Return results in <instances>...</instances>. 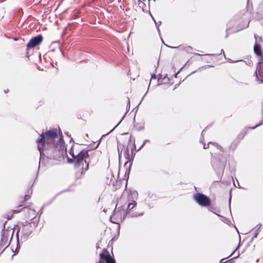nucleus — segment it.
Returning <instances> with one entry per match:
<instances>
[{
	"label": "nucleus",
	"mask_w": 263,
	"mask_h": 263,
	"mask_svg": "<svg viewBox=\"0 0 263 263\" xmlns=\"http://www.w3.org/2000/svg\"><path fill=\"white\" fill-rule=\"evenodd\" d=\"M55 138H58L56 129L50 130L42 133L36 140L37 148L40 154V161L46 157L49 159L59 160L63 156L65 146L62 139L59 138L54 144Z\"/></svg>",
	"instance_id": "f257e3e1"
},
{
	"label": "nucleus",
	"mask_w": 263,
	"mask_h": 263,
	"mask_svg": "<svg viewBox=\"0 0 263 263\" xmlns=\"http://www.w3.org/2000/svg\"><path fill=\"white\" fill-rule=\"evenodd\" d=\"M123 146L121 145H118V151L119 153V157L120 156L123 152V156L127 160L124 165L126 166L128 164L129 168L132 166V161L135 157V153H134V148H136L135 139H133L130 135L128 140V142L126 147L123 149Z\"/></svg>",
	"instance_id": "f03ea898"
},
{
	"label": "nucleus",
	"mask_w": 263,
	"mask_h": 263,
	"mask_svg": "<svg viewBox=\"0 0 263 263\" xmlns=\"http://www.w3.org/2000/svg\"><path fill=\"white\" fill-rule=\"evenodd\" d=\"M70 154L73 158V160L68 159L69 162L73 161L77 167L82 170V173L86 171L88 168V163L86 161V159L88 157V151L85 149L81 151L80 152L74 153L71 148L70 151Z\"/></svg>",
	"instance_id": "7ed1b4c3"
},
{
	"label": "nucleus",
	"mask_w": 263,
	"mask_h": 263,
	"mask_svg": "<svg viewBox=\"0 0 263 263\" xmlns=\"http://www.w3.org/2000/svg\"><path fill=\"white\" fill-rule=\"evenodd\" d=\"M193 198L199 205L203 207L208 206L211 203L210 198L202 193L195 194Z\"/></svg>",
	"instance_id": "20e7f679"
},
{
	"label": "nucleus",
	"mask_w": 263,
	"mask_h": 263,
	"mask_svg": "<svg viewBox=\"0 0 263 263\" xmlns=\"http://www.w3.org/2000/svg\"><path fill=\"white\" fill-rule=\"evenodd\" d=\"M13 234V231L11 229H3L2 230V237L0 240L1 246L5 241L4 246H9Z\"/></svg>",
	"instance_id": "39448f33"
},
{
	"label": "nucleus",
	"mask_w": 263,
	"mask_h": 263,
	"mask_svg": "<svg viewBox=\"0 0 263 263\" xmlns=\"http://www.w3.org/2000/svg\"><path fill=\"white\" fill-rule=\"evenodd\" d=\"M22 229L21 230V234L22 235L21 237H24V239H26L28 236L30 235L32 232V229L31 223L26 222H22L21 223ZM20 229L17 232L16 235L18 236V234Z\"/></svg>",
	"instance_id": "423d86ee"
},
{
	"label": "nucleus",
	"mask_w": 263,
	"mask_h": 263,
	"mask_svg": "<svg viewBox=\"0 0 263 263\" xmlns=\"http://www.w3.org/2000/svg\"><path fill=\"white\" fill-rule=\"evenodd\" d=\"M100 260L96 263H116L114 258L112 257L108 251L104 249L102 252L100 254Z\"/></svg>",
	"instance_id": "0eeeda50"
},
{
	"label": "nucleus",
	"mask_w": 263,
	"mask_h": 263,
	"mask_svg": "<svg viewBox=\"0 0 263 263\" xmlns=\"http://www.w3.org/2000/svg\"><path fill=\"white\" fill-rule=\"evenodd\" d=\"M138 194L136 191H130V193L128 195V198L129 201H131L128 204L127 210L130 211L135 207L137 204L136 200L138 199Z\"/></svg>",
	"instance_id": "6e6552de"
},
{
	"label": "nucleus",
	"mask_w": 263,
	"mask_h": 263,
	"mask_svg": "<svg viewBox=\"0 0 263 263\" xmlns=\"http://www.w3.org/2000/svg\"><path fill=\"white\" fill-rule=\"evenodd\" d=\"M43 41V37L41 35L32 37L30 40L27 44V48H33L39 45Z\"/></svg>",
	"instance_id": "1a4fd4ad"
},
{
	"label": "nucleus",
	"mask_w": 263,
	"mask_h": 263,
	"mask_svg": "<svg viewBox=\"0 0 263 263\" xmlns=\"http://www.w3.org/2000/svg\"><path fill=\"white\" fill-rule=\"evenodd\" d=\"M255 74L258 81L260 83H263V62L258 63Z\"/></svg>",
	"instance_id": "9d476101"
},
{
	"label": "nucleus",
	"mask_w": 263,
	"mask_h": 263,
	"mask_svg": "<svg viewBox=\"0 0 263 263\" xmlns=\"http://www.w3.org/2000/svg\"><path fill=\"white\" fill-rule=\"evenodd\" d=\"M122 214L125 215L126 213H125V212L124 211V210L122 209L121 206H120V207H119L118 208H116L115 209L114 211V213H113L112 216L110 217V221H111L113 223H116V222L112 221L111 220L112 218L113 217H115V218H116V219L118 218L120 216H121V214Z\"/></svg>",
	"instance_id": "9b49d317"
},
{
	"label": "nucleus",
	"mask_w": 263,
	"mask_h": 263,
	"mask_svg": "<svg viewBox=\"0 0 263 263\" xmlns=\"http://www.w3.org/2000/svg\"><path fill=\"white\" fill-rule=\"evenodd\" d=\"M254 51L256 54L259 56L261 55L260 46L258 44H255L254 46Z\"/></svg>",
	"instance_id": "f8f14e48"
},
{
	"label": "nucleus",
	"mask_w": 263,
	"mask_h": 263,
	"mask_svg": "<svg viewBox=\"0 0 263 263\" xmlns=\"http://www.w3.org/2000/svg\"><path fill=\"white\" fill-rule=\"evenodd\" d=\"M209 144H213L214 145L216 146L218 149H219L221 152H223V148L220 145L218 144L217 143H213L212 142H209L207 146L205 144H203V148L207 149L209 147Z\"/></svg>",
	"instance_id": "ddd939ff"
},
{
	"label": "nucleus",
	"mask_w": 263,
	"mask_h": 263,
	"mask_svg": "<svg viewBox=\"0 0 263 263\" xmlns=\"http://www.w3.org/2000/svg\"><path fill=\"white\" fill-rule=\"evenodd\" d=\"M29 217L31 218L32 219H34L36 217V213L34 210L32 209H28Z\"/></svg>",
	"instance_id": "4468645a"
},
{
	"label": "nucleus",
	"mask_w": 263,
	"mask_h": 263,
	"mask_svg": "<svg viewBox=\"0 0 263 263\" xmlns=\"http://www.w3.org/2000/svg\"><path fill=\"white\" fill-rule=\"evenodd\" d=\"M260 227H261V224H258L257 225V226H256L257 229H256V230L255 231V234H254V236L253 237V238H256L257 236L258 233L260 232Z\"/></svg>",
	"instance_id": "2eb2a0df"
},
{
	"label": "nucleus",
	"mask_w": 263,
	"mask_h": 263,
	"mask_svg": "<svg viewBox=\"0 0 263 263\" xmlns=\"http://www.w3.org/2000/svg\"><path fill=\"white\" fill-rule=\"evenodd\" d=\"M153 20L154 21V22L155 23V25H156V26L157 27L158 31L159 33L160 34V29H159V26L161 25V21H159V22H157L155 21V20L154 19V18H153Z\"/></svg>",
	"instance_id": "dca6fc26"
},
{
	"label": "nucleus",
	"mask_w": 263,
	"mask_h": 263,
	"mask_svg": "<svg viewBox=\"0 0 263 263\" xmlns=\"http://www.w3.org/2000/svg\"><path fill=\"white\" fill-rule=\"evenodd\" d=\"M163 83H167L169 81V79L167 77V75L166 74L164 78L162 79V80L161 81Z\"/></svg>",
	"instance_id": "f3484780"
},
{
	"label": "nucleus",
	"mask_w": 263,
	"mask_h": 263,
	"mask_svg": "<svg viewBox=\"0 0 263 263\" xmlns=\"http://www.w3.org/2000/svg\"><path fill=\"white\" fill-rule=\"evenodd\" d=\"M236 146H237V144H234L233 143H232L230 146V148L232 149L233 151H234L235 148L236 147Z\"/></svg>",
	"instance_id": "a211bd4d"
},
{
	"label": "nucleus",
	"mask_w": 263,
	"mask_h": 263,
	"mask_svg": "<svg viewBox=\"0 0 263 263\" xmlns=\"http://www.w3.org/2000/svg\"><path fill=\"white\" fill-rule=\"evenodd\" d=\"M192 48L191 46H186L184 48V50L186 51L187 52H189L190 50H191Z\"/></svg>",
	"instance_id": "6ab92c4d"
},
{
	"label": "nucleus",
	"mask_w": 263,
	"mask_h": 263,
	"mask_svg": "<svg viewBox=\"0 0 263 263\" xmlns=\"http://www.w3.org/2000/svg\"><path fill=\"white\" fill-rule=\"evenodd\" d=\"M123 118H124V116L121 119V120L120 121V122L117 124V125L113 129H112L108 134H109L110 133H111L112 131L114 130V129L121 122V121H122Z\"/></svg>",
	"instance_id": "aec40b11"
},
{
	"label": "nucleus",
	"mask_w": 263,
	"mask_h": 263,
	"mask_svg": "<svg viewBox=\"0 0 263 263\" xmlns=\"http://www.w3.org/2000/svg\"><path fill=\"white\" fill-rule=\"evenodd\" d=\"M30 198V196L28 194L25 195V200H28Z\"/></svg>",
	"instance_id": "412c9836"
},
{
	"label": "nucleus",
	"mask_w": 263,
	"mask_h": 263,
	"mask_svg": "<svg viewBox=\"0 0 263 263\" xmlns=\"http://www.w3.org/2000/svg\"><path fill=\"white\" fill-rule=\"evenodd\" d=\"M249 22H247L246 24H245V26L243 28H241L240 30H241V29H242L243 28L248 27V26L249 25Z\"/></svg>",
	"instance_id": "4be33fe9"
},
{
	"label": "nucleus",
	"mask_w": 263,
	"mask_h": 263,
	"mask_svg": "<svg viewBox=\"0 0 263 263\" xmlns=\"http://www.w3.org/2000/svg\"><path fill=\"white\" fill-rule=\"evenodd\" d=\"M226 258H222L220 260V263H226L227 261H225Z\"/></svg>",
	"instance_id": "5701e85b"
},
{
	"label": "nucleus",
	"mask_w": 263,
	"mask_h": 263,
	"mask_svg": "<svg viewBox=\"0 0 263 263\" xmlns=\"http://www.w3.org/2000/svg\"><path fill=\"white\" fill-rule=\"evenodd\" d=\"M130 217H137V216H138V213H136V214H135L130 215Z\"/></svg>",
	"instance_id": "b1692460"
},
{
	"label": "nucleus",
	"mask_w": 263,
	"mask_h": 263,
	"mask_svg": "<svg viewBox=\"0 0 263 263\" xmlns=\"http://www.w3.org/2000/svg\"><path fill=\"white\" fill-rule=\"evenodd\" d=\"M156 76L154 74H152V76H151V80L152 79H156Z\"/></svg>",
	"instance_id": "393cba45"
},
{
	"label": "nucleus",
	"mask_w": 263,
	"mask_h": 263,
	"mask_svg": "<svg viewBox=\"0 0 263 263\" xmlns=\"http://www.w3.org/2000/svg\"><path fill=\"white\" fill-rule=\"evenodd\" d=\"M144 144H145V143H144V142H143L142 143V144H141V146L137 149V151L140 150L144 146Z\"/></svg>",
	"instance_id": "a878e982"
},
{
	"label": "nucleus",
	"mask_w": 263,
	"mask_h": 263,
	"mask_svg": "<svg viewBox=\"0 0 263 263\" xmlns=\"http://www.w3.org/2000/svg\"><path fill=\"white\" fill-rule=\"evenodd\" d=\"M212 166H213V168L216 170V166H215V164H214L213 161H212Z\"/></svg>",
	"instance_id": "bb28decb"
},
{
	"label": "nucleus",
	"mask_w": 263,
	"mask_h": 263,
	"mask_svg": "<svg viewBox=\"0 0 263 263\" xmlns=\"http://www.w3.org/2000/svg\"><path fill=\"white\" fill-rule=\"evenodd\" d=\"M226 38L228 37V35H229V33L228 32V30H226Z\"/></svg>",
	"instance_id": "cd10ccee"
},
{
	"label": "nucleus",
	"mask_w": 263,
	"mask_h": 263,
	"mask_svg": "<svg viewBox=\"0 0 263 263\" xmlns=\"http://www.w3.org/2000/svg\"><path fill=\"white\" fill-rule=\"evenodd\" d=\"M232 259H230V260L227 261L226 263H232Z\"/></svg>",
	"instance_id": "c85d7f7f"
},
{
	"label": "nucleus",
	"mask_w": 263,
	"mask_h": 263,
	"mask_svg": "<svg viewBox=\"0 0 263 263\" xmlns=\"http://www.w3.org/2000/svg\"><path fill=\"white\" fill-rule=\"evenodd\" d=\"M143 214H144L143 212H142V213H138V216H142Z\"/></svg>",
	"instance_id": "c756f323"
},
{
	"label": "nucleus",
	"mask_w": 263,
	"mask_h": 263,
	"mask_svg": "<svg viewBox=\"0 0 263 263\" xmlns=\"http://www.w3.org/2000/svg\"><path fill=\"white\" fill-rule=\"evenodd\" d=\"M171 48H180V46H178V47H170Z\"/></svg>",
	"instance_id": "7c9ffc66"
},
{
	"label": "nucleus",
	"mask_w": 263,
	"mask_h": 263,
	"mask_svg": "<svg viewBox=\"0 0 263 263\" xmlns=\"http://www.w3.org/2000/svg\"><path fill=\"white\" fill-rule=\"evenodd\" d=\"M221 53H223L224 56L225 57V54H224V50H223V49H221Z\"/></svg>",
	"instance_id": "2f4dec72"
},
{
	"label": "nucleus",
	"mask_w": 263,
	"mask_h": 263,
	"mask_svg": "<svg viewBox=\"0 0 263 263\" xmlns=\"http://www.w3.org/2000/svg\"><path fill=\"white\" fill-rule=\"evenodd\" d=\"M149 140L146 139V140H145L144 141V142H144V143H145L146 142H149Z\"/></svg>",
	"instance_id": "473e14b6"
},
{
	"label": "nucleus",
	"mask_w": 263,
	"mask_h": 263,
	"mask_svg": "<svg viewBox=\"0 0 263 263\" xmlns=\"http://www.w3.org/2000/svg\"><path fill=\"white\" fill-rule=\"evenodd\" d=\"M8 92V90H4V92L5 93H7Z\"/></svg>",
	"instance_id": "72a5a7b5"
},
{
	"label": "nucleus",
	"mask_w": 263,
	"mask_h": 263,
	"mask_svg": "<svg viewBox=\"0 0 263 263\" xmlns=\"http://www.w3.org/2000/svg\"><path fill=\"white\" fill-rule=\"evenodd\" d=\"M129 103H130V101H129V99L128 98V104H129Z\"/></svg>",
	"instance_id": "f704fd0d"
},
{
	"label": "nucleus",
	"mask_w": 263,
	"mask_h": 263,
	"mask_svg": "<svg viewBox=\"0 0 263 263\" xmlns=\"http://www.w3.org/2000/svg\"><path fill=\"white\" fill-rule=\"evenodd\" d=\"M254 37L255 38V39H256V40L257 39V36H256V35H255V34L254 35Z\"/></svg>",
	"instance_id": "c9c22d12"
},
{
	"label": "nucleus",
	"mask_w": 263,
	"mask_h": 263,
	"mask_svg": "<svg viewBox=\"0 0 263 263\" xmlns=\"http://www.w3.org/2000/svg\"><path fill=\"white\" fill-rule=\"evenodd\" d=\"M230 201H231V197H230V199H229V205H230Z\"/></svg>",
	"instance_id": "e433bc0d"
},
{
	"label": "nucleus",
	"mask_w": 263,
	"mask_h": 263,
	"mask_svg": "<svg viewBox=\"0 0 263 263\" xmlns=\"http://www.w3.org/2000/svg\"><path fill=\"white\" fill-rule=\"evenodd\" d=\"M260 57H261V59L263 60V55L261 54V55Z\"/></svg>",
	"instance_id": "4c0bfd02"
},
{
	"label": "nucleus",
	"mask_w": 263,
	"mask_h": 263,
	"mask_svg": "<svg viewBox=\"0 0 263 263\" xmlns=\"http://www.w3.org/2000/svg\"><path fill=\"white\" fill-rule=\"evenodd\" d=\"M236 62V61H233L231 60V62H231V63H234V62Z\"/></svg>",
	"instance_id": "58836bf2"
},
{
	"label": "nucleus",
	"mask_w": 263,
	"mask_h": 263,
	"mask_svg": "<svg viewBox=\"0 0 263 263\" xmlns=\"http://www.w3.org/2000/svg\"><path fill=\"white\" fill-rule=\"evenodd\" d=\"M234 252H232L229 256H232V255H233V254L234 253Z\"/></svg>",
	"instance_id": "ea45409f"
},
{
	"label": "nucleus",
	"mask_w": 263,
	"mask_h": 263,
	"mask_svg": "<svg viewBox=\"0 0 263 263\" xmlns=\"http://www.w3.org/2000/svg\"><path fill=\"white\" fill-rule=\"evenodd\" d=\"M195 54L200 55V54L199 53H195Z\"/></svg>",
	"instance_id": "a19ab883"
},
{
	"label": "nucleus",
	"mask_w": 263,
	"mask_h": 263,
	"mask_svg": "<svg viewBox=\"0 0 263 263\" xmlns=\"http://www.w3.org/2000/svg\"><path fill=\"white\" fill-rule=\"evenodd\" d=\"M204 130H202V134H203V133L204 132Z\"/></svg>",
	"instance_id": "79ce46f5"
},
{
	"label": "nucleus",
	"mask_w": 263,
	"mask_h": 263,
	"mask_svg": "<svg viewBox=\"0 0 263 263\" xmlns=\"http://www.w3.org/2000/svg\"><path fill=\"white\" fill-rule=\"evenodd\" d=\"M15 213H19L20 211H17V212H15V211H14Z\"/></svg>",
	"instance_id": "37998d69"
},
{
	"label": "nucleus",
	"mask_w": 263,
	"mask_h": 263,
	"mask_svg": "<svg viewBox=\"0 0 263 263\" xmlns=\"http://www.w3.org/2000/svg\"><path fill=\"white\" fill-rule=\"evenodd\" d=\"M160 79H161V78H160L158 80V81H160Z\"/></svg>",
	"instance_id": "c03bdc74"
},
{
	"label": "nucleus",
	"mask_w": 263,
	"mask_h": 263,
	"mask_svg": "<svg viewBox=\"0 0 263 263\" xmlns=\"http://www.w3.org/2000/svg\"><path fill=\"white\" fill-rule=\"evenodd\" d=\"M221 170H223V167H222L221 168Z\"/></svg>",
	"instance_id": "a18cd8bd"
},
{
	"label": "nucleus",
	"mask_w": 263,
	"mask_h": 263,
	"mask_svg": "<svg viewBox=\"0 0 263 263\" xmlns=\"http://www.w3.org/2000/svg\"><path fill=\"white\" fill-rule=\"evenodd\" d=\"M262 5H263V2H262ZM262 11L263 12V8H262Z\"/></svg>",
	"instance_id": "49530a36"
},
{
	"label": "nucleus",
	"mask_w": 263,
	"mask_h": 263,
	"mask_svg": "<svg viewBox=\"0 0 263 263\" xmlns=\"http://www.w3.org/2000/svg\"><path fill=\"white\" fill-rule=\"evenodd\" d=\"M153 1L154 2H155V0H153Z\"/></svg>",
	"instance_id": "de8ad7c7"
},
{
	"label": "nucleus",
	"mask_w": 263,
	"mask_h": 263,
	"mask_svg": "<svg viewBox=\"0 0 263 263\" xmlns=\"http://www.w3.org/2000/svg\"><path fill=\"white\" fill-rule=\"evenodd\" d=\"M248 1V2H249V0H247Z\"/></svg>",
	"instance_id": "09e8293b"
}]
</instances>
